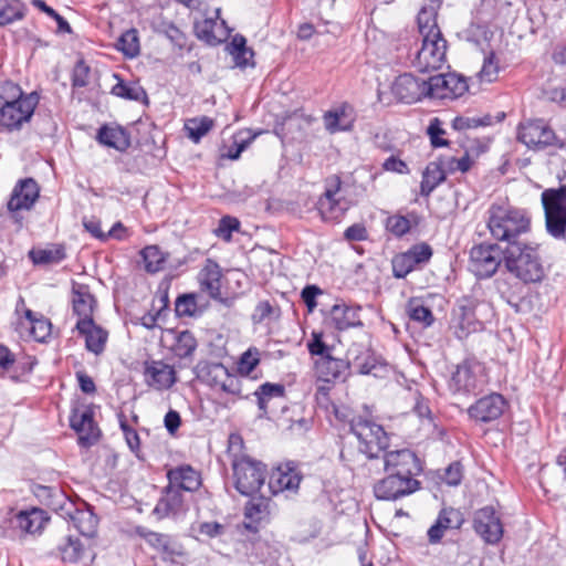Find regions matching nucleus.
Segmentation results:
<instances>
[{
	"mask_svg": "<svg viewBox=\"0 0 566 566\" xmlns=\"http://www.w3.org/2000/svg\"><path fill=\"white\" fill-rule=\"evenodd\" d=\"M488 229L491 237L509 245L520 244L517 239L531 231V213L509 203H493L488 209Z\"/></svg>",
	"mask_w": 566,
	"mask_h": 566,
	"instance_id": "nucleus-1",
	"label": "nucleus"
},
{
	"mask_svg": "<svg viewBox=\"0 0 566 566\" xmlns=\"http://www.w3.org/2000/svg\"><path fill=\"white\" fill-rule=\"evenodd\" d=\"M229 443L234 486L242 495L251 496L263 486L266 476V467L249 455L233 453L234 447L240 448L242 444V440L239 436H230Z\"/></svg>",
	"mask_w": 566,
	"mask_h": 566,
	"instance_id": "nucleus-2",
	"label": "nucleus"
},
{
	"mask_svg": "<svg viewBox=\"0 0 566 566\" xmlns=\"http://www.w3.org/2000/svg\"><path fill=\"white\" fill-rule=\"evenodd\" d=\"M506 270L524 283H537L545 276V269L535 249L527 244L507 245L504 251Z\"/></svg>",
	"mask_w": 566,
	"mask_h": 566,
	"instance_id": "nucleus-3",
	"label": "nucleus"
},
{
	"mask_svg": "<svg viewBox=\"0 0 566 566\" xmlns=\"http://www.w3.org/2000/svg\"><path fill=\"white\" fill-rule=\"evenodd\" d=\"M350 430L359 442V451L373 463L389 446V437L384 428L363 417L354 418Z\"/></svg>",
	"mask_w": 566,
	"mask_h": 566,
	"instance_id": "nucleus-4",
	"label": "nucleus"
},
{
	"mask_svg": "<svg viewBox=\"0 0 566 566\" xmlns=\"http://www.w3.org/2000/svg\"><path fill=\"white\" fill-rule=\"evenodd\" d=\"M545 227L555 239L566 235V186L547 188L541 193Z\"/></svg>",
	"mask_w": 566,
	"mask_h": 566,
	"instance_id": "nucleus-5",
	"label": "nucleus"
},
{
	"mask_svg": "<svg viewBox=\"0 0 566 566\" xmlns=\"http://www.w3.org/2000/svg\"><path fill=\"white\" fill-rule=\"evenodd\" d=\"M517 139L527 148L542 150L549 146L566 149V140L559 139L543 119H527L517 128Z\"/></svg>",
	"mask_w": 566,
	"mask_h": 566,
	"instance_id": "nucleus-6",
	"label": "nucleus"
},
{
	"mask_svg": "<svg viewBox=\"0 0 566 566\" xmlns=\"http://www.w3.org/2000/svg\"><path fill=\"white\" fill-rule=\"evenodd\" d=\"M484 382L483 365L475 359H465L455 367L448 386L453 395L468 396L481 390Z\"/></svg>",
	"mask_w": 566,
	"mask_h": 566,
	"instance_id": "nucleus-7",
	"label": "nucleus"
},
{
	"mask_svg": "<svg viewBox=\"0 0 566 566\" xmlns=\"http://www.w3.org/2000/svg\"><path fill=\"white\" fill-rule=\"evenodd\" d=\"M447 62V41L443 35L421 38V46L411 57L412 66L419 72L441 69Z\"/></svg>",
	"mask_w": 566,
	"mask_h": 566,
	"instance_id": "nucleus-8",
	"label": "nucleus"
},
{
	"mask_svg": "<svg viewBox=\"0 0 566 566\" xmlns=\"http://www.w3.org/2000/svg\"><path fill=\"white\" fill-rule=\"evenodd\" d=\"M502 261L504 251L496 243H481L471 249L469 268L475 276L489 279L496 273Z\"/></svg>",
	"mask_w": 566,
	"mask_h": 566,
	"instance_id": "nucleus-9",
	"label": "nucleus"
},
{
	"mask_svg": "<svg viewBox=\"0 0 566 566\" xmlns=\"http://www.w3.org/2000/svg\"><path fill=\"white\" fill-rule=\"evenodd\" d=\"M340 178L333 176L326 180L324 193L317 202L318 212L324 221L338 222L349 209V202L340 193Z\"/></svg>",
	"mask_w": 566,
	"mask_h": 566,
	"instance_id": "nucleus-10",
	"label": "nucleus"
},
{
	"mask_svg": "<svg viewBox=\"0 0 566 566\" xmlns=\"http://www.w3.org/2000/svg\"><path fill=\"white\" fill-rule=\"evenodd\" d=\"M380 467L386 473L412 478L421 471L417 455L408 449L385 451L381 459L375 461V468L379 470Z\"/></svg>",
	"mask_w": 566,
	"mask_h": 566,
	"instance_id": "nucleus-11",
	"label": "nucleus"
},
{
	"mask_svg": "<svg viewBox=\"0 0 566 566\" xmlns=\"http://www.w3.org/2000/svg\"><path fill=\"white\" fill-rule=\"evenodd\" d=\"M476 300L470 296L461 297L452 310L451 329L459 339L467 338L471 333L481 328L475 318Z\"/></svg>",
	"mask_w": 566,
	"mask_h": 566,
	"instance_id": "nucleus-12",
	"label": "nucleus"
},
{
	"mask_svg": "<svg viewBox=\"0 0 566 566\" xmlns=\"http://www.w3.org/2000/svg\"><path fill=\"white\" fill-rule=\"evenodd\" d=\"M38 103L36 93H30L17 103L3 105L0 107V125L9 130L19 129L31 119Z\"/></svg>",
	"mask_w": 566,
	"mask_h": 566,
	"instance_id": "nucleus-13",
	"label": "nucleus"
},
{
	"mask_svg": "<svg viewBox=\"0 0 566 566\" xmlns=\"http://www.w3.org/2000/svg\"><path fill=\"white\" fill-rule=\"evenodd\" d=\"M468 91L465 78L455 73L438 74L428 78V91L430 98L454 99Z\"/></svg>",
	"mask_w": 566,
	"mask_h": 566,
	"instance_id": "nucleus-14",
	"label": "nucleus"
},
{
	"mask_svg": "<svg viewBox=\"0 0 566 566\" xmlns=\"http://www.w3.org/2000/svg\"><path fill=\"white\" fill-rule=\"evenodd\" d=\"M202 378L205 382L216 391L233 397L241 395L240 378L237 375L231 374L222 364H209L203 369Z\"/></svg>",
	"mask_w": 566,
	"mask_h": 566,
	"instance_id": "nucleus-15",
	"label": "nucleus"
},
{
	"mask_svg": "<svg viewBox=\"0 0 566 566\" xmlns=\"http://www.w3.org/2000/svg\"><path fill=\"white\" fill-rule=\"evenodd\" d=\"M419 481L412 476L387 473V476L378 481L374 486L377 499L397 500L417 491Z\"/></svg>",
	"mask_w": 566,
	"mask_h": 566,
	"instance_id": "nucleus-16",
	"label": "nucleus"
},
{
	"mask_svg": "<svg viewBox=\"0 0 566 566\" xmlns=\"http://www.w3.org/2000/svg\"><path fill=\"white\" fill-rule=\"evenodd\" d=\"M507 402L500 394H490L478 399L468 408L471 420L479 423H489L497 420L505 411Z\"/></svg>",
	"mask_w": 566,
	"mask_h": 566,
	"instance_id": "nucleus-17",
	"label": "nucleus"
},
{
	"mask_svg": "<svg viewBox=\"0 0 566 566\" xmlns=\"http://www.w3.org/2000/svg\"><path fill=\"white\" fill-rule=\"evenodd\" d=\"M428 80L418 78L410 73H405L396 77L391 85L392 94L403 103H415L422 97H429Z\"/></svg>",
	"mask_w": 566,
	"mask_h": 566,
	"instance_id": "nucleus-18",
	"label": "nucleus"
},
{
	"mask_svg": "<svg viewBox=\"0 0 566 566\" xmlns=\"http://www.w3.org/2000/svg\"><path fill=\"white\" fill-rule=\"evenodd\" d=\"M39 186L32 178L20 180L13 188L7 203L9 212L18 221V213L30 210L39 198Z\"/></svg>",
	"mask_w": 566,
	"mask_h": 566,
	"instance_id": "nucleus-19",
	"label": "nucleus"
},
{
	"mask_svg": "<svg viewBox=\"0 0 566 566\" xmlns=\"http://www.w3.org/2000/svg\"><path fill=\"white\" fill-rule=\"evenodd\" d=\"M475 532L489 544H496L503 536V526L492 506L478 510L474 514Z\"/></svg>",
	"mask_w": 566,
	"mask_h": 566,
	"instance_id": "nucleus-20",
	"label": "nucleus"
},
{
	"mask_svg": "<svg viewBox=\"0 0 566 566\" xmlns=\"http://www.w3.org/2000/svg\"><path fill=\"white\" fill-rule=\"evenodd\" d=\"M93 410L88 407H78L72 411L70 424L78 434V442L83 447L95 443L99 437V430L93 419Z\"/></svg>",
	"mask_w": 566,
	"mask_h": 566,
	"instance_id": "nucleus-21",
	"label": "nucleus"
},
{
	"mask_svg": "<svg viewBox=\"0 0 566 566\" xmlns=\"http://www.w3.org/2000/svg\"><path fill=\"white\" fill-rule=\"evenodd\" d=\"M144 379L147 386L156 390L169 389L176 381V370L163 360L146 361Z\"/></svg>",
	"mask_w": 566,
	"mask_h": 566,
	"instance_id": "nucleus-22",
	"label": "nucleus"
},
{
	"mask_svg": "<svg viewBox=\"0 0 566 566\" xmlns=\"http://www.w3.org/2000/svg\"><path fill=\"white\" fill-rule=\"evenodd\" d=\"M472 159L468 153H465L461 158L448 157L441 160L440 169H434L433 182L429 185V176L430 169L427 168L424 174V180L421 182L422 192L428 187V191H431L437 185L446 179V174H453L455 171L467 172L472 166Z\"/></svg>",
	"mask_w": 566,
	"mask_h": 566,
	"instance_id": "nucleus-23",
	"label": "nucleus"
},
{
	"mask_svg": "<svg viewBox=\"0 0 566 566\" xmlns=\"http://www.w3.org/2000/svg\"><path fill=\"white\" fill-rule=\"evenodd\" d=\"M300 473L289 464L275 468L269 478L268 488L271 494H277L284 491L295 492L301 483Z\"/></svg>",
	"mask_w": 566,
	"mask_h": 566,
	"instance_id": "nucleus-24",
	"label": "nucleus"
},
{
	"mask_svg": "<svg viewBox=\"0 0 566 566\" xmlns=\"http://www.w3.org/2000/svg\"><path fill=\"white\" fill-rule=\"evenodd\" d=\"M326 323L337 331L360 326L359 307H353L345 303L335 304L328 312Z\"/></svg>",
	"mask_w": 566,
	"mask_h": 566,
	"instance_id": "nucleus-25",
	"label": "nucleus"
},
{
	"mask_svg": "<svg viewBox=\"0 0 566 566\" xmlns=\"http://www.w3.org/2000/svg\"><path fill=\"white\" fill-rule=\"evenodd\" d=\"M76 329L85 337L86 348L98 355L104 348L108 337V333L97 326L93 319H77Z\"/></svg>",
	"mask_w": 566,
	"mask_h": 566,
	"instance_id": "nucleus-26",
	"label": "nucleus"
},
{
	"mask_svg": "<svg viewBox=\"0 0 566 566\" xmlns=\"http://www.w3.org/2000/svg\"><path fill=\"white\" fill-rule=\"evenodd\" d=\"M463 520L459 511L443 509L434 524L428 530V538L431 544H437L443 537L444 532L451 528H459Z\"/></svg>",
	"mask_w": 566,
	"mask_h": 566,
	"instance_id": "nucleus-27",
	"label": "nucleus"
},
{
	"mask_svg": "<svg viewBox=\"0 0 566 566\" xmlns=\"http://www.w3.org/2000/svg\"><path fill=\"white\" fill-rule=\"evenodd\" d=\"M169 485L177 488L179 491H196L200 484V474L190 465H180L171 469L167 473Z\"/></svg>",
	"mask_w": 566,
	"mask_h": 566,
	"instance_id": "nucleus-28",
	"label": "nucleus"
},
{
	"mask_svg": "<svg viewBox=\"0 0 566 566\" xmlns=\"http://www.w3.org/2000/svg\"><path fill=\"white\" fill-rule=\"evenodd\" d=\"M199 282L201 290L207 292L212 298H219L221 295V269L218 263L207 260L205 266L199 272Z\"/></svg>",
	"mask_w": 566,
	"mask_h": 566,
	"instance_id": "nucleus-29",
	"label": "nucleus"
},
{
	"mask_svg": "<svg viewBox=\"0 0 566 566\" xmlns=\"http://www.w3.org/2000/svg\"><path fill=\"white\" fill-rule=\"evenodd\" d=\"M73 311L78 319H93L95 298L85 285L73 286L72 296Z\"/></svg>",
	"mask_w": 566,
	"mask_h": 566,
	"instance_id": "nucleus-30",
	"label": "nucleus"
},
{
	"mask_svg": "<svg viewBox=\"0 0 566 566\" xmlns=\"http://www.w3.org/2000/svg\"><path fill=\"white\" fill-rule=\"evenodd\" d=\"M439 4L429 3L423 6L418 13L417 22L418 30L421 38L442 35L441 30L437 23V13Z\"/></svg>",
	"mask_w": 566,
	"mask_h": 566,
	"instance_id": "nucleus-31",
	"label": "nucleus"
},
{
	"mask_svg": "<svg viewBox=\"0 0 566 566\" xmlns=\"http://www.w3.org/2000/svg\"><path fill=\"white\" fill-rule=\"evenodd\" d=\"M181 492L171 485L165 490L164 495L160 497L154 509V513L160 518L177 514L182 507Z\"/></svg>",
	"mask_w": 566,
	"mask_h": 566,
	"instance_id": "nucleus-32",
	"label": "nucleus"
},
{
	"mask_svg": "<svg viewBox=\"0 0 566 566\" xmlns=\"http://www.w3.org/2000/svg\"><path fill=\"white\" fill-rule=\"evenodd\" d=\"M44 511L40 509H32L31 511L20 512L15 516L17 527L22 532L35 534L40 532L46 522Z\"/></svg>",
	"mask_w": 566,
	"mask_h": 566,
	"instance_id": "nucleus-33",
	"label": "nucleus"
},
{
	"mask_svg": "<svg viewBox=\"0 0 566 566\" xmlns=\"http://www.w3.org/2000/svg\"><path fill=\"white\" fill-rule=\"evenodd\" d=\"M285 388L281 384L265 382L254 392L258 398V407L261 411L260 417H266L269 403L275 398H283Z\"/></svg>",
	"mask_w": 566,
	"mask_h": 566,
	"instance_id": "nucleus-34",
	"label": "nucleus"
},
{
	"mask_svg": "<svg viewBox=\"0 0 566 566\" xmlns=\"http://www.w3.org/2000/svg\"><path fill=\"white\" fill-rule=\"evenodd\" d=\"M348 367L349 363L339 358H335L333 355L326 359L324 358L316 360V368L326 381H331L332 379H337L344 376Z\"/></svg>",
	"mask_w": 566,
	"mask_h": 566,
	"instance_id": "nucleus-35",
	"label": "nucleus"
},
{
	"mask_svg": "<svg viewBox=\"0 0 566 566\" xmlns=\"http://www.w3.org/2000/svg\"><path fill=\"white\" fill-rule=\"evenodd\" d=\"M97 139L101 144L113 147L117 150H125L129 147V138L124 129L103 126L98 130Z\"/></svg>",
	"mask_w": 566,
	"mask_h": 566,
	"instance_id": "nucleus-36",
	"label": "nucleus"
},
{
	"mask_svg": "<svg viewBox=\"0 0 566 566\" xmlns=\"http://www.w3.org/2000/svg\"><path fill=\"white\" fill-rule=\"evenodd\" d=\"M27 6L21 0H0V27L24 18Z\"/></svg>",
	"mask_w": 566,
	"mask_h": 566,
	"instance_id": "nucleus-37",
	"label": "nucleus"
},
{
	"mask_svg": "<svg viewBox=\"0 0 566 566\" xmlns=\"http://www.w3.org/2000/svg\"><path fill=\"white\" fill-rule=\"evenodd\" d=\"M144 269L148 273L163 271L167 261L166 255L157 245H148L140 251Z\"/></svg>",
	"mask_w": 566,
	"mask_h": 566,
	"instance_id": "nucleus-38",
	"label": "nucleus"
},
{
	"mask_svg": "<svg viewBox=\"0 0 566 566\" xmlns=\"http://www.w3.org/2000/svg\"><path fill=\"white\" fill-rule=\"evenodd\" d=\"M76 530L86 537H93L96 534L98 520L90 510H76L72 516Z\"/></svg>",
	"mask_w": 566,
	"mask_h": 566,
	"instance_id": "nucleus-39",
	"label": "nucleus"
},
{
	"mask_svg": "<svg viewBox=\"0 0 566 566\" xmlns=\"http://www.w3.org/2000/svg\"><path fill=\"white\" fill-rule=\"evenodd\" d=\"M270 501L262 494L251 500L245 506V517L252 522L261 523L269 518Z\"/></svg>",
	"mask_w": 566,
	"mask_h": 566,
	"instance_id": "nucleus-40",
	"label": "nucleus"
},
{
	"mask_svg": "<svg viewBox=\"0 0 566 566\" xmlns=\"http://www.w3.org/2000/svg\"><path fill=\"white\" fill-rule=\"evenodd\" d=\"M59 552L63 562L73 564L81 559L84 546L77 537L67 536L59 545Z\"/></svg>",
	"mask_w": 566,
	"mask_h": 566,
	"instance_id": "nucleus-41",
	"label": "nucleus"
},
{
	"mask_svg": "<svg viewBox=\"0 0 566 566\" xmlns=\"http://www.w3.org/2000/svg\"><path fill=\"white\" fill-rule=\"evenodd\" d=\"M346 117V107H339L336 109L327 111L323 115V122L325 128L329 133H336L340 130H346L350 127L349 122H345Z\"/></svg>",
	"mask_w": 566,
	"mask_h": 566,
	"instance_id": "nucleus-42",
	"label": "nucleus"
},
{
	"mask_svg": "<svg viewBox=\"0 0 566 566\" xmlns=\"http://www.w3.org/2000/svg\"><path fill=\"white\" fill-rule=\"evenodd\" d=\"M116 48L127 57L132 59L137 56L140 51L137 31L135 29H130L124 32L119 36Z\"/></svg>",
	"mask_w": 566,
	"mask_h": 566,
	"instance_id": "nucleus-43",
	"label": "nucleus"
},
{
	"mask_svg": "<svg viewBox=\"0 0 566 566\" xmlns=\"http://www.w3.org/2000/svg\"><path fill=\"white\" fill-rule=\"evenodd\" d=\"M407 311L412 321L421 323L426 327L430 326L434 321L430 308L424 306L420 300L411 298L408 302Z\"/></svg>",
	"mask_w": 566,
	"mask_h": 566,
	"instance_id": "nucleus-44",
	"label": "nucleus"
},
{
	"mask_svg": "<svg viewBox=\"0 0 566 566\" xmlns=\"http://www.w3.org/2000/svg\"><path fill=\"white\" fill-rule=\"evenodd\" d=\"M111 92L113 95L117 97L129 101H140L143 97L146 96L144 88L139 84L125 83L122 80H119L118 83L112 87Z\"/></svg>",
	"mask_w": 566,
	"mask_h": 566,
	"instance_id": "nucleus-45",
	"label": "nucleus"
},
{
	"mask_svg": "<svg viewBox=\"0 0 566 566\" xmlns=\"http://www.w3.org/2000/svg\"><path fill=\"white\" fill-rule=\"evenodd\" d=\"M307 349L312 356H318L319 359H326L333 355L334 346L327 344L324 340V334L322 332H312L311 338L308 339Z\"/></svg>",
	"mask_w": 566,
	"mask_h": 566,
	"instance_id": "nucleus-46",
	"label": "nucleus"
},
{
	"mask_svg": "<svg viewBox=\"0 0 566 566\" xmlns=\"http://www.w3.org/2000/svg\"><path fill=\"white\" fill-rule=\"evenodd\" d=\"M255 135L250 130H240L233 136L232 145L228 151L222 154L223 157L235 160L240 157L241 153L253 142Z\"/></svg>",
	"mask_w": 566,
	"mask_h": 566,
	"instance_id": "nucleus-47",
	"label": "nucleus"
},
{
	"mask_svg": "<svg viewBox=\"0 0 566 566\" xmlns=\"http://www.w3.org/2000/svg\"><path fill=\"white\" fill-rule=\"evenodd\" d=\"M29 256L34 264H52L59 263L65 258L62 248L31 250Z\"/></svg>",
	"mask_w": 566,
	"mask_h": 566,
	"instance_id": "nucleus-48",
	"label": "nucleus"
},
{
	"mask_svg": "<svg viewBox=\"0 0 566 566\" xmlns=\"http://www.w3.org/2000/svg\"><path fill=\"white\" fill-rule=\"evenodd\" d=\"M212 126L213 119L202 116L200 118L189 119L186 123L185 128L188 132V136L197 143L212 128Z\"/></svg>",
	"mask_w": 566,
	"mask_h": 566,
	"instance_id": "nucleus-49",
	"label": "nucleus"
},
{
	"mask_svg": "<svg viewBox=\"0 0 566 566\" xmlns=\"http://www.w3.org/2000/svg\"><path fill=\"white\" fill-rule=\"evenodd\" d=\"M197 347V342L193 335L188 332H181L174 345V352L179 358H186L192 355Z\"/></svg>",
	"mask_w": 566,
	"mask_h": 566,
	"instance_id": "nucleus-50",
	"label": "nucleus"
},
{
	"mask_svg": "<svg viewBox=\"0 0 566 566\" xmlns=\"http://www.w3.org/2000/svg\"><path fill=\"white\" fill-rule=\"evenodd\" d=\"M411 218H415L413 214L410 217L394 214L387 218L386 220V229L395 237H402L409 232L411 229Z\"/></svg>",
	"mask_w": 566,
	"mask_h": 566,
	"instance_id": "nucleus-51",
	"label": "nucleus"
},
{
	"mask_svg": "<svg viewBox=\"0 0 566 566\" xmlns=\"http://www.w3.org/2000/svg\"><path fill=\"white\" fill-rule=\"evenodd\" d=\"M24 96L25 95H23L22 90L18 84L11 81H6L0 84V107L14 102L17 103L24 98Z\"/></svg>",
	"mask_w": 566,
	"mask_h": 566,
	"instance_id": "nucleus-52",
	"label": "nucleus"
},
{
	"mask_svg": "<svg viewBox=\"0 0 566 566\" xmlns=\"http://www.w3.org/2000/svg\"><path fill=\"white\" fill-rule=\"evenodd\" d=\"M392 274L397 279L406 277L410 272L416 269V264L411 260L407 252L399 253L394 256L392 261Z\"/></svg>",
	"mask_w": 566,
	"mask_h": 566,
	"instance_id": "nucleus-53",
	"label": "nucleus"
},
{
	"mask_svg": "<svg viewBox=\"0 0 566 566\" xmlns=\"http://www.w3.org/2000/svg\"><path fill=\"white\" fill-rule=\"evenodd\" d=\"M261 353L256 347H250L239 360L238 369L243 375H250L260 363Z\"/></svg>",
	"mask_w": 566,
	"mask_h": 566,
	"instance_id": "nucleus-54",
	"label": "nucleus"
},
{
	"mask_svg": "<svg viewBox=\"0 0 566 566\" xmlns=\"http://www.w3.org/2000/svg\"><path fill=\"white\" fill-rule=\"evenodd\" d=\"M240 221L231 216H224L220 219L218 228L214 230L217 237L229 242L232 238V232L239 231Z\"/></svg>",
	"mask_w": 566,
	"mask_h": 566,
	"instance_id": "nucleus-55",
	"label": "nucleus"
},
{
	"mask_svg": "<svg viewBox=\"0 0 566 566\" xmlns=\"http://www.w3.org/2000/svg\"><path fill=\"white\" fill-rule=\"evenodd\" d=\"M499 73V65L495 61V55L493 52L490 55L484 57V62L481 71L479 72V77L481 82L491 83L496 80Z\"/></svg>",
	"mask_w": 566,
	"mask_h": 566,
	"instance_id": "nucleus-56",
	"label": "nucleus"
},
{
	"mask_svg": "<svg viewBox=\"0 0 566 566\" xmlns=\"http://www.w3.org/2000/svg\"><path fill=\"white\" fill-rule=\"evenodd\" d=\"M51 322L42 315L30 325V333L38 342H44L51 335Z\"/></svg>",
	"mask_w": 566,
	"mask_h": 566,
	"instance_id": "nucleus-57",
	"label": "nucleus"
},
{
	"mask_svg": "<svg viewBox=\"0 0 566 566\" xmlns=\"http://www.w3.org/2000/svg\"><path fill=\"white\" fill-rule=\"evenodd\" d=\"M427 134L430 137L431 145L436 148L443 147L448 145V140L441 138L442 135L446 134L442 128V123L438 117H434L430 120L429 126L427 128Z\"/></svg>",
	"mask_w": 566,
	"mask_h": 566,
	"instance_id": "nucleus-58",
	"label": "nucleus"
},
{
	"mask_svg": "<svg viewBox=\"0 0 566 566\" xmlns=\"http://www.w3.org/2000/svg\"><path fill=\"white\" fill-rule=\"evenodd\" d=\"M406 252L410 255L416 266L427 263L432 256V249L427 243L415 244Z\"/></svg>",
	"mask_w": 566,
	"mask_h": 566,
	"instance_id": "nucleus-59",
	"label": "nucleus"
},
{
	"mask_svg": "<svg viewBox=\"0 0 566 566\" xmlns=\"http://www.w3.org/2000/svg\"><path fill=\"white\" fill-rule=\"evenodd\" d=\"M119 426L127 442V446L133 452L139 450L140 440L137 431L130 427L124 416L119 417Z\"/></svg>",
	"mask_w": 566,
	"mask_h": 566,
	"instance_id": "nucleus-60",
	"label": "nucleus"
},
{
	"mask_svg": "<svg viewBox=\"0 0 566 566\" xmlns=\"http://www.w3.org/2000/svg\"><path fill=\"white\" fill-rule=\"evenodd\" d=\"M176 313L179 316H191L197 310V303L193 295H182L176 301Z\"/></svg>",
	"mask_w": 566,
	"mask_h": 566,
	"instance_id": "nucleus-61",
	"label": "nucleus"
},
{
	"mask_svg": "<svg viewBox=\"0 0 566 566\" xmlns=\"http://www.w3.org/2000/svg\"><path fill=\"white\" fill-rule=\"evenodd\" d=\"M88 74L90 67L83 62L80 61L76 63L73 71V86L75 87H84L88 83Z\"/></svg>",
	"mask_w": 566,
	"mask_h": 566,
	"instance_id": "nucleus-62",
	"label": "nucleus"
},
{
	"mask_svg": "<svg viewBox=\"0 0 566 566\" xmlns=\"http://www.w3.org/2000/svg\"><path fill=\"white\" fill-rule=\"evenodd\" d=\"M323 292L316 285H307L302 290L301 297L310 312H313L317 306L316 297Z\"/></svg>",
	"mask_w": 566,
	"mask_h": 566,
	"instance_id": "nucleus-63",
	"label": "nucleus"
},
{
	"mask_svg": "<svg viewBox=\"0 0 566 566\" xmlns=\"http://www.w3.org/2000/svg\"><path fill=\"white\" fill-rule=\"evenodd\" d=\"M444 481L449 485H458L462 480V467L459 462L451 463L444 471Z\"/></svg>",
	"mask_w": 566,
	"mask_h": 566,
	"instance_id": "nucleus-64",
	"label": "nucleus"
}]
</instances>
